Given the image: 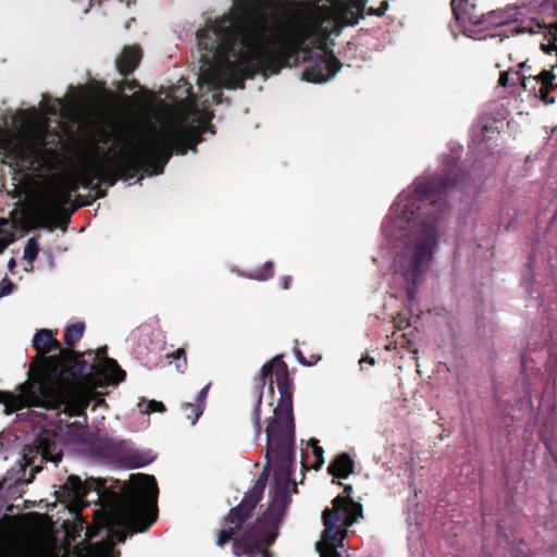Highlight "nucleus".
Wrapping results in <instances>:
<instances>
[{"mask_svg": "<svg viewBox=\"0 0 557 557\" xmlns=\"http://www.w3.org/2000/svg\"><path fill=\"white\" fill-rule=\"evenodd\" d=\"M519 12L515 9H509L506 12H491L490 16H495L497 20L495 24L498 26H508V30L511 35H520V34H537L540 30L546 25L535 21L534 18H529L525 21L518 22Z\"/></svg>", "mask_w": 557, "mask_h": 557, "instance_id": "nucleus-14", "label": "nucleus"}, {"mask_svg": "<svg viewBox=\"0 0 557 557\" xmlns=\"http://www.w3.org/2000/svg\"><path fill=\"white\" fill-rule=\"evenodd\" d=\"M114 85L119 91L136 90L140 88V84L137 79H128L127 77H124V79L116 82Z\"/></svg>", "mask_w": 557, "mask_h": 557, "instance_id": "nucleus-28", "label": "nucleus"}, {"mask_svg": "<svg viewBox=\"0 0 557 557\" xmlns=\"http://www.w3.org/2000/svg\"><path fill=\"white\" fill-rule=\"evenodd\" d=\"M39 250L40 248L38 244V237H30L24 248V259L27 261V263L33 264V262L37 259Z\"/></svg>", "mask_w": 557, "mask_h": 557, "instance_id": "nucleus-23", "label": "nucleus"}, {"mask_svg": "<svg viewBox=\"0 0 557 557\" xmlns=\"http://www.w3.org/2000/svg\"><path fill=\"white\" fill-rule=\"evenodd\" d=\"M211 386V383H208L201 391L198 393L196 403L202 404L205 406L206 398L208 396L209 388Z\"/></svg>", "mask_w": 557, "mask_h": 557, "instance_id": "nucleus-35", "label": "nucleus"}, {"mask_svg": "<svg viewBox=\"0 0 557 557\" xmlns=\"http://www.w3.org/2000/svg\"><path fill=\"white\" fill-rule=\"evenodd\" d=\"M13 152H14L16 159L20 160L21 162L29 161L34 154V151L32 150V148L28 146H25V145L14 146Z\"/></svg>", "mask_w": 557, "mask_h": 557, "instance_id": "nucleus-27", "label": "nucleus"}, {"mask_svg": "<svg viewBox=\"0 0 557 557\" xmlns=\"http://www.w3.org/2000/svg\"><path fill=\"white\" fill-rule=\"evenodd\" d=\"M62 456V447L54 432L39 434L24 449V460L26 466L32 467L33 472H39L44 462L58 463L61 461Z\"/></svg>", "mask_w": 557, "mask_h": 557, "instance_id": "nucleus-11", "label": "nucleus"}, {"mask_svg": "<svg viewBox=\"0 0 557 557\" xmlns=\"http://www.w3.org/2000/svg\"><path fill=\"white\" fill-rule=\"evenodd\" d=\"M541 12L543 14L557 16V0H545L541 4Z\"/></svg>", "mask_w": 557, "mask_h": 557, "instance_id": "nucleus-29", "label": "nucleus"}, {"mask_svg": "<svg viewBox=\"0 0 557 557\" xmlns=\"http://www.w3.org/2000/svg\"><path fill=\"white\" fill-rule=\"evenodd\" d=\"M154 460V456L150 451L132 449L125 451L121 457V462L129 469L145 467Z\"/></svg>", "mask_w": 557, "mask_h": 557, "instance_id": "nucleus-18", "label": "nucleus"}, {"mask_svg": "<svg viewBox=\"0 0 557 557\" xmlns=\"http://www.w3.org/2000/svg\"><path fill=\"white\" fill-rule=\"evenodd\" d=\"M451 12L456 23L463 29L468 30V25L478 26L483 24V14L479 13L476 5L470 3L469 0H451Z\"/></svg>", "mask_w": 557, "mask_h": 557, "instance_id": "nucleus-15", "label": "nucleus"}, {"mask_svg": "<svg viewBox=\"0 0 557 557\" xmlns=\"http://www.w3.org/2000/svg\"><path fill=\"white\" fill-rule=\"evenodd\" d=\"M542 48L544 51H547V48L545 47V45H542Z\"/></svg>", "mask_w": 557, "mask_h": 557, "instance_id": "nucleus-46", "label": "nucleus"}, {"mask_svg": "<svg viewBox=\"0 0 557 557\" xmlns=\"http://www.w3.org/2000/svg\"><path fill=\"white\" fill-rule=\"evenodd\" d=\"M389 4L387 0L380 1L379 7H376V16H383L387 11Z\"/></svg>", "mask_w": 557, "mask_h": 557, "instance_id": "nucleus-37", "label": "nucleus"}, {"mask_svg": "<svg viewBox=\"0 0 557 557\" xmlns=\"http://www.w3.org/2000/svg\"><path fill=\"white\" fill-rule=\"evenodd\" d=\"M490 131H493V128H492V127H490V126H486V125H485V126H483V127H482V129H481L482 137H484V136H485V133H487V132H490Z\"/></svg>", "mask_w": 557, "mask_h": 557, "instance_id": "nucleus-44", "label": "nucleus"}, {"mask_svg": "<svg viewBox=\"0 0 557 557\" xmlns=\"http://www.w3.org/2000/svg\"><path fill=\"white\" fill-rule=\"evenodd\" d=\"M293 277L290 275H285L280 278V285L283 289H288L292 285Z\"/></svg>", "mask_w": 557, "mask_h": 557, "instance_id": "nucleus-38", "label": "nucleus"}, {"mask_svg": "<svg viewBox=\"0 0 557 557\" xmlns=\"http://www.w3.org/2000/svg\"><path fill=\"white\" fill-rule=\"evenodd\" d=\"M301 466H302V469L307 470L308 469V466L305 463V460L302 459L301 461Z\"/></svg>", "mask_w": 557, "mask_h": 557, "instance_id": "nucleus-45", "label": "nucleus"}, {"mask_svg": "<svg viewBox=\"0 0 557 557\" xmlns=\"http://www.w3.org/2000/svg\"><path fill=\"white\" fill-rule=\"evenodd\" d=\"M207 132L214 133L213 125L207 120H198L197 124L175 125L152 131L138 136L123 148L120 153L108 160V153L99 154L97 144L94 145L92 157L81 166L83 187L91 186L96 181L114 186L121 178L128 181L143 171L147 175H160L173 154H185L187 150H196Z\"/></svg>", "mask_w": 557, "mask_h": 557, "instance_id": "nucleus-4", "label": "nucleus"}, {"mask_svg": "<svg viewBox=\"0 0 557 557\" xmlns=\"http://www.w3.org/2000/svg\"><path fill=\"white\" fill-rule=\"evenodd\" d=\"M81 186H83L81 170L77 176L60 182L37 210L36 216L39 221V226L50 232L57 227H66L71 215L77 209L89 206L90 201H81L79 195L76 197V202H72V194L76 193Z\"/></svg>", "mask_w": 557, "mask_h": 557, "instance_id": "nucleus-9", "label": "nucleus"}, {"mask_svg": "<svg viewBox=\"0 0 557 557\" xmlns=\"http://www.w3.org/2000/svg\"><path fill=\"white\" fill-rule=\"evenodd\" d=\"M248 278L256 281H267L274 276V263L273 261H267L262 268L257 269L248 274H246Z\"/></svg>", "mask_w": 557, "mask_h": 557, "instance_id": "nucleus-21", "label": "nucleus"}, {"mask_svg": "<svg viewBox=\"0 0 557 557\" xmlns=\"http://www.w3.org/2000/svg\"><path fill=\"white\" fill-rule=\"evenodd\" d=\"M62 101L61 100H57V103H51V104H48L45 110L48 114H51V115H57L58 114V111H59V107L62 106Z\"/></svg>", "mask_w": 557, "mask_h": 557, "instance_id": "nucleus-36", "label": "nucleus"}, {"mask_svg": "<svg viewBox=\"0 0 557 557\" xmlns=\"http://www.w3.org/2000/svg\"><path fill=\"white\" fill-rule=\"evenodd\" d=\"M85 442L89 443L94 450L104 457L116 456L122 447V442H116L110 437H97L92 441L86 440Z\"/></svg>", "mask_w": 557, "mask_h": 557, "instance_id": "nucleus-19", "label": "nucleus"}, {"mask_svg": "<svg viewBox=\"0 0 557 557\" xmlns=\"http://www.w3.org/2000/svg\"><path fill=\"white\" fill-rule=\"evenodd\" d=\"M359 363H360V367L363 368V364L364 363H368L370 366H374L375 364V360L373 357L371 356H364L362 357L360 360H359Z\"/></svg>", "mask_w": 557, "mask_h": 557, "instance_id": "nucleus-40", "label": "nucleus"}, {"mask_svg": "<svg viewBox=\"0 0 557 557\" xmlns=\"http://www.w3.org/2000/svg\"><path fill=\"white\" fill-rule=\"evenodd\" d=\"M85 332V323L76 322L70 324L64 332V344L67 346L66 349H73L75 344L83 337Z\"/></svg>", "mask_w": 557, "mask_h": 557, "instance_id": "nucleus-20", "label": "nucleus"}, {"mask_svg": "<svg viewBox=\"0 0 557 557\" xmlns=\"http://www.w3.org/2000/svg\"><path fill=\"white\" fill-rule=\"evenodd\" d=\"M166 409H165V406L162 401H158V400H149V403L147 404V408L145 410L146 413H152V412H164Z\"/></svg>", "mask_w": 557, "mask_h": 557, "instance_id": "nucleus-31", "label": "nucleus"}, {"mask_svg": "<svg viewBox=\"0 0 557 557\" xmlns=\"http://www.w3.org/2000/svg\"><path fill=\"white\" fill-rule=\"evenodd\" d=\"M96 492L98 499L107 496L110 504L97 517L98 529L106 531V539L88 544L86 550H78L76 557H116L115 543H124L128 534L146 532L158 518V485L153 475L134 474L132 485L121 494L110 492L102 479L89 478L84 482L71 474L55 492L61 502L82 503L88 494ZM99 530L88 529L86 535L92 539ZM73 557L69 550L61 556Z\"/></svg>", "mask_w": 557, "mask_h": 557, "instance_id": "nucleus-3", "label": "nucleus"}, {"mask_svg": "<svg viewBox=\"0 0 557 557\" xmlns=\"http://www.w3.org/2000/svg\"><path fill=\"white\" fill-rule=\"evenodd\" d=\"M87 188H90L92 191H95V196L89 200L90 203L96 199L104 198L107 196V190L101 188L100 182H94L91 186H88Z\"/></svg>", "mask_w": 557, "mask_h": 557, "instance_id": "nucleus-34", "label": "nucleus"}, {"mask_svg": "<svg viewBox=\"0 0 557 557\" xmlns=\"http://www.w3.org/2000/svg\"><path fill=\"white\" fill-rule=\"evenodd\" d=\"M271 0H238L234 14L197 32L200 50L212 54L228 89H244L257 74L275 75L298 61L300 42L276 36Z\"/></svg>", "mask_w": 557, "mask_h": 557, "instance_id": "nucleus-2", "label": "nucleus"}, {"mask_svg": "<svg viewBox=\"0 0 557 557\" xmlns=\"http://www.w3.org/2000/svg\"><path fill=\"white\" fill-rule=\"evenodd\" d=\"M33 347L40 355V366L37 375L25 382L26 387L45 399L48 409L62 411L65 395L82 397V384L77 375L86 368L85 352L64 349L48 329L36 332Z\"/></svg>", "mask_w": 557, "mask_h": 557, "instance_id": "nucleus-6", "label": "nucleus"}, {"mask_svg": "<svg viewBox=\"0 0 557 557\" xmlns=\"http://www.w3.org/2000/svg\"><path fill=\"white\" fill-rule=\"evenodd\" d=\"M84 362L86 368L77 375V381L82 384V397L73 395L64 396L62 412L69 417H84L87 422L86 409L90 405V398L95 394V388L117 385L126 377V372L119 366L117 361L107 356V347H100L96 351H84Z\"/></svg>", "mask_w": 557, "mask_h": 557, "instance_id": "nucleus-7", "label": "nucleus"}, {"mask_svg": "<svg viewBox=\"0 0 557 557\" xmlns=\"http://www.w3.org/2000/svg\"><path fill=\"white\" fill-rule=\"evenodd\" d=\"M121 100L124 102V103H129L131 100H132V97L127 96V95H121Z\"/></svg>", "mask_w": 557, "mask_h": 557, "instance_id": "nucleus-42", "label": "nucleus"}, {"mask_svg": "<svg viewBox=\"0 0 557 557\" xmlns=\"http://www.w3.org/2000/svg\"><path fill=\"white\" fill-rule=\"evenodd\" d=\"M95 399L96 403H95V407H98V406H102V405H106V400L101 397L100 394L97 393V391L95 389V394L92 395V397L90 398V401Z\"/></svg>", "mask_w": 557, "mask_h": 557, "instance_id": "nucleus-39", "label": "nucleus"}, {"mask_svg": "<svg viewBox=\"0 0 557 557\" xmlns=\"http://www.w3.org/2000/svg\"><path fill=\"white\" fill-rule=\"evenodd\" d=\"M319 442L315 438H310L309 445L312 447V454L314 456V462L311 465V468L315 471L320 470L324 463V450L321 446L318 445Z\"/></svg>", "mask_w": 557, "mask_h": 557, "instance_id": "nucleus-25", "label": "nucleus"}, {"mask_svg": "<svg viewBox=\"0 0 557 557\" xmlns=\"http://www.w3.org/2000/svg\"><path fill=\"white\" fill-rule=\"evenodd\" d=\"M182 408L186 414V418L190 420L191 424L197 422L205 410V406L197 403H185Z\"/></svg>", "mask_w": 557, "mask_h": 557, "instance_id": "nucleus-24", "label": "nucleus"}, {"mask_svg": "<svg viewBox=\"0 0 557 557\" xmlns=\"http://www.w3.org/2000/svg\"><path fill=\"white\" fill-rule=\"evenodd\" d=\"M341 67V61L332 51L317 54V58L302 71L301 78L310 83H324L332 78Z\"/></svg>", "mask_w": 557, "mask_h": 557, "instance_id": "nucleus-12", "label": "nucleus"}, {"mask_svg": "<svg viewBox=\"0 0 557 557\" xmlns=\"http://www.w3.org/2000/svg\"><path fill=\"white\" fill-rule=\"evenodd\" d=\"M542 48L544 51H547V48L545 47V45H542Z\"/></svg>", "mask_w": 557, "mask_h": 557, "instance_id": "nucleus-47", "label": "nucleus"}, {"mask_svg": "<svg viewBox=\"0 0 557 557\" xmlns=\"http://www.w3.org/2000/svg\"><path fill=\"white\" fill-rule=\"evenodd\" d=\"M463 180V173L453 156H447L438 175L418 181L413 194L420 201H428V213L416 228L408 235L395 262L406 282V293L410 301L416 296L421 277L429 268L438 244L436 223L447 209L444 198L446 191Z\"/></svg>", "mask_w": 557, "mask_h": 557, "instance_id": "nucleus-5", "label": "nucleus"}, {"mask_svg": "<svg viewBox=\"0 0 557 557\" xmlns=\"http://www.w3.org/2000/svg\"><path fill=\"white\" fill-rule=\"evenodd\" d=\"M510 72L509 71H506V72H502L500 75H499V79H498V84L499 86L502 87H507L509 85H516L518 84L519 82H517V77H512L510 78Z\"/></svg>", "mask_w": 557, "mask_h": 557, "instance_id": "nucleus-33", "label": "nucleus"}, {"mask_svg": "<svg viewBox=\"0 0 557 557\" xmlns=\"http://www.w3.org/2000/svg\"><path fill=\"white\" fill-rule=\"evenodd\" d=\"M15 267H16V261H15V259L11 258V259L9 260V262H8V268H9V270H10L11 272H13V270L15 269Z\"/></svg>", "mask_w": 557, "mask_h": 557, "instance_id": "nucleus-41", "label": "nucleus"}, {"mask_svg": "<svg viewBox=\"0 0 557 557\" xmlns=\"http://www.w3.org/2000/svg\"><path fill=\"white\" fill-rule=\"evenodd\" d=\"M33 396H37L35 391L27 388L26 383H24L21 385L20 394L0 391V404L4 405V412L7 414L27 407H44L48 409L45 399H41V397L34 398Z\"/></svg>", "mask_w": 557, "mask_h": 557, "instance_id": "nucleus-13", "label": "nucleus"}, {"mask_svg": "<svg viewBox=\"0 0 557 557\" xmlns=\"http://www.w3.org/2000/svg\"><path fill=\"white\" fill-rule=\"evenodd\" d=\"M274 383L280 393L273 416L268 419L265 428V457L268 467L273 469L274 498L261 517L250 522L253 511L261 500L265 487L264 472L255 485L246 493L242 502L230 509L224 518L227 527L219 530L215 544L224 547L233 542V554L236 557H272L269 547L278 535V528L288 503V490L294 484L293 468L295 465V420L293 412L294 383L289 376L287 364L280 356L265 362L259 377L257 403L253 410L255 429L261 434L262 389L268 384L269 392L274 394Z\"/></svg>", "mask_w": 557, "mask_h": 557, "instance_id": "nucleus-1", "label": "nucleus"}, {"mask_svg": "<svg viewBox=\"0 0 557 557\" xmlns=\"http://www.w3.org/2000/svg\"><path fill=\"white\" fill-rule=\"evenodd\" d=\"M295 356L297 358V360L304 364V366H313L319 360H320V356H311V359L310 360H307L305 358V356L302 355V352L300 351V349L296 348L295 349Z\"/></svg>", "mask_w": 557, "mask_h": 557, "instance_id": "nucleus-32", "label": "nucleus"}, {"mask_svg": "<svg viewBox=\"0 0 557 557\" xmlns=\"http://www.w3.org/2000/svg\"><path fill=\"white\" fill-rule=\"evenodd\" d=\"M542 48L544 51H547V48L545 47V45H542Z\"/></svg>", "mask_w": 557, "mask_h": 557, "instance_id": "nucleus-48", "label": "nucleus"}, {"mask_svg": "<svg viewBox=\"0 0 557 557\" xmlns=\"http://www.w3.org/2000/svg\"><path fill=\"white\" fill-rule=\"evenodd\" d=\"M355 470V461L347 453H341L329 465L327 472L335 479H347Z\"/></svg>", "mask_w": 557, "mask_h": 557, "instance_id": "nucleus-17", "label": "nucleus"}, {"mask_svg": "<svg viewBox=\"0 0 557 557\" xmlns=\"http://www.w3.org/2000/svg\"><path fill=\"white\" fill-rule=\"evenodd\" d=\"M355 7L356 9L358 10V12L363 15V14H368V15H375L376 16V7H367L366 2L363 0H356L355 2ZM359 17H363V16H357L354 18V21L350 23V24H357L358 23V20Z\"/></svg>", "mask_w": 557, "mask_h": 557, "instance_id": "nucleus-26", "label": "nucleus"}, {"mask_svg": "<svg viewBox=\"0 0 557 557\" xmlns=\"http://www.w3.org/2000/svg\"><path fill=\"white\" fill-rule=\"evenodd\" d=\"M506 29L504 30V33H500L499 35L503 36L500 37V40H504V37H509V34H511L509 30H508V26H505Z\"/></svg>", "mask_w": 557, "mask_h": 557, "instance_id": "nucleus-43", "label": "nucleus"}, {"mask_svg": "<svg viewBox=\"0 0 557 557\" xmlns=\"http://www.w3.org/2000/svg\"><path fill=\"white\" fill-rule=\"evenodd\" d=\"M517 82L521 85L524 91L539 98L545 104H553L555 98L550 97V92L557 89L556 75L553 69L542 70L539 73H533L532 66L527 62H521L518 70L513 72Z\"/></svg>", "mask_w": 557, "mask_h": 557, "instance_id": "nucleus-10", "label": "nucleus"}, {"mask_svg": "<svg viewBox=\"0 0 557 557\" xmlns=\"http://www.w3.org/2000/svg\"><path fill=\"white\" fill-rule=\"evenodd\" d=\"M144 51L139 45H126L115 59V67L120 75L128 77L139 66Z\"/></svg>", "mask_w": 557, "mask_h": 557, "instance_id": "nucleus-16", "label": "nucleus"}, {"mask_svg": "<svg viewBox=\"0 0 557 557\" xmlns=\"http://www.w3.org/2000/svg\"><path fill=\"white\" fill-rule=\"evenodd\" d=\"M352 486L344 485V491L332 500V507L322 513L324 530L315 549L320 557H342L338 552L344 546L348 528L363 517V507L352 499Z\"/></svg>", "mask_w": 557, "mask_h": 557, "instance_id": "nucleus-8", "label": "nucleus"}, {"mask_svg": "<svg viewBox=\"0 0 557 557\" xmlns=\"http://www.w3.org/2000/svg\"><path fill=\"white\" fill-rule=\"evenodd\" d=\"M13 282L8 277H3L0 282V297L10 295L14 289Z\"/></svg>", "mask_w": 557, "mask_h": 557, "instance_id": "nucleus-30", "label": "nucleus"}, {"mask_svg": "<svg viewBox=\"0 0 557 557\" xmlns=\"http://www.w3.org/2000/svg\"><path fill=\"white\" fill-rule=\"evenodd\" d=\"M166 358L170 359L171 362H175V368L180 373H185V371L187 370L188 362L186 350L184 347H181L174 350L173 352L168 354Z\"/></svg>", "mask_w": 557, "mask_h": 557, "instance_id": "nucleus-22", "label": "nucleus"}]
</instances>
